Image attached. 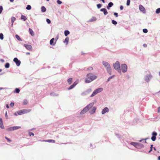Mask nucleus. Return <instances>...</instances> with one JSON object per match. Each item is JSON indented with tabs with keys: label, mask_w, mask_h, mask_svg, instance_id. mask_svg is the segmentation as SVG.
Returning a JSON list of instances; mask_svg holds the SVG:
<instances>
[{
	"label": "nucleus",
	"mask_w": 160,
	"mask_h": 160,
	"mask_svg": "<svg viewBox=\"0 0 160 160\" xmlns=\"http://www.w3.org/2000/svg\"><path fill=\"white\" fill-rule=\"evenodd\" d=\"M87 78L85 79L86 83H89L91 81L95 79L97 76L95 75H92V74L90 73L87 75Z\"/></svg>",
	"instance_id": "f257e3e1"
},
{
	"label": "nucleus",
	"mask_w": 160,
	"mask_h": 160,
	"mask_svg": "<svg viewBox=\"0 0 160 160\" xmlns=\"http://www.w3.org/2000/svg\"><path fill=\"white\" fill-rule=\"evenodd\" d=\"M94 103H91L87 106L81 112L80 114H83L87 112L90 108H91L93 105Z\"/></svg>",
	"instance_id": "f03ea898"
},
{
	"label": "nucleus",
	"mask_w": 160,
	"mask_h": 160,
	"mask_svg": "<svg viewBox=\"0 0 160 160\" xmlns=\"http://www.w3.org/2000/svg\"><path fill=\"white\" fill-rule=\"evenodd\" d=\"M103 64L104 66L106 68L107 71L110 74H111V69L110 64L106 62H103Z\"/></svg>",
	"instance_id": "7ed1b4c3"
},
{
	"label": "nucleus",
	"mask_w": 160,
	"mask_h": 160,
	"mask_svg": "<svg viewBox=\"0 0 160 160\" xmlns=\"http://www.w3.org/2000/svg\"><path fill=\"white\" fill-rule=\"evenodd\" d=\"M131 144L137 148H143L144 147V145L142 144L139 143L132 142Z\"/></svg>",
	"instance_id": "20e7f679"
},
{
	"label": "nucleus",
	"mask_w": 160,
	"mask_h": 160,
	"mask_svg": "<svg viewBox=\"0 0 160 160\" xmlns=\"http://www.w3.org/2000/svg\"><path fill=\"white\" fill-rule=\"evenodd\" d=\"M31 111V110L30 109H24L19 111L18 112V113L19 115H21L29 112H30Z\"/></svg>",
	"instance_id": "39448f33"
},
{
	"label": "nucleus",
	"mask_w": 160,
	"mask_h": 160,
	"mask_svg": "<svg viewBox=\"0 0 160 160\" xmlns=\"http://www.w3.org/2000/svg\"><path fill=\"white\" fill-rule=\"evenodd\" d=\"M121 68L123 72H127V67L126 64H122Z\"/></svg>",
	"instance_id": "423d86ee"
},
{
	"label": "nucleus",
	"mask_w": 160,
	"mask_h": 160,
	"mask_svg": "<svg viewBox=\"0 0 160 160\" xmlns=\"http://www.w3.org/2000/svg\"><path fill=\"white\" fill-rule=\"evenodd\" d=\"M114 68L116 70H118L120 68V64L117 61L113 64Z\"/></svg>",
	"instance_id": "0eeeda50"
},
{
	"label": "nucleus",
	"mask_w": 160,
	"mask_h": 160,
	"mask_svg": "<svg viewBox=\"0 0 160 160\" xmlns=\"http://www.w3.org/2000/svg\"><path fill=\"white\" fill-rule=\"evenodd\" d=\"M21 128L20 126H14L9 128L8 129V130L9 131H13L16 130H17Z\"/></svg>",
	"instance_id": "6e6552de"
},
{
	"label": "nucleus",
	"mask_w": 160,
	"mask_h": 160,
	"mask_svg": "<svg viewBox=\"0 0 160 160\" xmlns=\"http://www.w3.org/2000/svg\"><path fill=\"white\" fill-rule=\"evenodd\" d=\"M13 61L16 63L17 66H19L20 65L21 62L17 58H14Z\"/></svg>",
	"instance_id": "1a4fd4ad"
},
{
	"label": "nucleus",
	"mask_w": 160,
	"mask_h": 160,
	"mask_svg": "<svg viewBox=\"0 0 160 160\" xmlns=\"http://www.w3.org/2000/svg\"><path fill=\"white\" fill-rule=\"evenodd\" d=\"M157 135V134L156 132H152V135L153 136L151 137V139L152 141H154L156 139V136Z\"/></svg>",
	"instance_id": "9d476101"
},
{
	"label": "nucleus",
	"mask_w": 160,
	"mask_h": 160,
	"mask_svg": "<svg viewBox=\"0 0 160 160\" xmlns=\"http://www.w3.org/2000/svg\"><path fill=\"white\" fill-rule=\"evenodd\" d=\"M24 46L28 50H31L32 49V47L30 45L25 44L24 45Z\"/></svg>",
	"instance_id": "9b49d317"
},
{
	"label": "nucleus",
	"mask_w": 160,
	"mask_h": 160,
	"mask_svg": "<svg viewBox=\"0 0 160 160\" xmlns=\"http://www.w3.org/2000/svg\"><path fill=\"white\" fill-rule=\"evenodd\" d=\"M139 9L140 11L144 13L145 12V8L141 5H140L139 6Z\"/></svg>",
	"instance_id": "f8f14e48"
},
{
	"label": "nucleus",
	"mask_w": 160,
	"mask_h": 160,
	"mask_svg": "<svg viewBox=\"0 0 160 160\" xmlns=\"http://www.w3.org/2000/svg\"><path fill=\"white\" fill-rule=\"evenodd\" d=\"M109 111V109L108 108H107L106 107L104 108V109H103L102 111V114H105L106 112H108Z\"/></svg>",
	"instance_id": "ddd939ff"
},
{
	"label": "nucleus",
	"mask_w": 160,
	"mask_h": 160,
	"mask_svg": "<svg viewBox=\"0 0 160 160\" xmlns=\"http://www.w3.org/2000/svg\"><path fill=\"white\" fill-rule=\"evenodd\" d=\"M0 127L2 129L4 128L2 120L1 118H0Z\"/></svg>",
	"instance_id": "4468645a"
},
{
	"label": "nucleus",
	"mask_w": 160,
	"mask_h": 160,
	"mask_svg": "<svg viewBox=\"0 0 160 160\" xmlns=\"http://www.w3.org/2000/svg\"><path fill=\"white\" fill-rule=\"evenodd\" d=\"M100 11L103 12L105 15H106L108 13L107 9L105 8H103L101 9Z\"/></svg>",
	"instance_id": "2eb2a0df"
},
{
	"label": "nucleus",
	"mask_w": 160,
	"mask_h": 160,
	"mask_svg": "<svg viewBox=\"0 0 160 160\" xmlns=\"http://www.w3.org/2000/svg\"><path fill=\"white\" fill-rule=\"evenodd\" d=\"M54 39L53 38H52V39H51V40H50V45H55V44L56 43V42H54Z\"/></svg>",
	"instance_id": "dca6fc26"
},
{
	"label": "nucleus",
	"mask_w": 160,
	"mask_h": 160,
	"mask_svg": "<svg viewBox=\"0 0 160 160\" xmlns=\"http://www.w3.org/2000/svg\"><path fill=\"white\" fill-rule=\"evenodd\" d=\"M96 110V108L95 107H93L92 108V110L90 111V113L91 114L94 113Z\"/></svg>",
	"instance_id": "f3484780"
},
{
	"label": "nucleus",
	"mask_w": 160,
	"mask_h": 160,
	"mask_svg": "<svg viewBox=\"0 0 160 160\" xmlns=\"http://www.w3.org/2000/svg\"><path fill=\"white\" fill-rule=\"evenodd\" d=\"M113 4L112 2H109L108 4V5L107 7V8L108 9H109L110 8L112 7V6H113Z\"/></svg>",
	"instance_id": "a211bd4d"
},
{
	"label": "nucleus",
	"mask_w": 160,
	"mask_h": 160,
	"mask_svg": "<svg viewBox=\"0 0 160 160\" xmlns=\"http://www.w3.org/2000/svg\"><path fill=\"white\" fill-rule=\"evenodd\" d=\"M95 90L97 91V92L98 93L101 92L103 90V88H101L96 89Z\"/></svg>",
	"instance_id": "6ab92c4d"
},
{
	"label": "nucleus",
	"mask_w": 160,
	"mask_h": 160,
	"mask_svg": "<svg viewBox=\"0 0 160 160\" xmlns=\"http://www.w3.org/2000/svg\"><path fill=\"white\" fill-rule=\"evenodd\" d=\"M151 75H149L148 76H146L145 77V80L147 82L149 80V78H151Z\"/></svg>",
	"instance_id": "aec40b11"
},
{
	"label": "nucleus",
	"mask_w": 160,
	"mask_h": 160,
	"mask_svg": "<svg viewBox=\"0 0 160 160\" xmlns=\"http://www.w3.org/2000/svg\"><path fill=\"white\" fill-rule=\"evenodd\" d=\"M29 31L30 33L32 36H34V33L33 30L31 28H29Z\"/></svg>",
	"instance_id": "412c9836"
},
{
	"label": "nucleus",
	"mask_w": 160,
	"mask_h": 160,
	"mask_svg": "<svg viewBox=\"0 0 160 160\" xmlns=\"http://www.w3.org/2000/svg\"><path fill=\"white\" fill-rule=\"evenodd\" d=\"M97 93H98L97 92V91H96V90H95L93 92H92V94L91 95L90 97H93L95 95H96V94H97Z\"/></svg>",
	"instance_id": "4be33fe9"
},
{
	"label": "nucleus",
	"mask_w": 160,
	"mask_h": 160,
	"mask_svg": "<svg viewBox=\"0 0 160 160\" xmlns=\"http://www.w3.org/2000/svg\"><path fill=\"white\" fill-rule=\"evenodd\" d=\"M72 78H70L68 79V82L69 84H70L72 82Z\"/></svg>",
	"instance_id": "5701e85b"
},
{
	"label": "nucleus",
	"mask_w": 160,
	"mask_h": 160,
	"mask_svg": "<svg viewBox=\"0 0 160 160\" xmlns=\"http://www.w3.org/2000/svg\"><path fill=\"white\" fill-rule=\"evenodd\" d=\"M21 19L23 20L24 21H25L27 20V18L25 16L22 15L21 16Z\"/></svg>",
	"instance_id": "b1692460"
},
{
	"label": "nucleus",
	"mask_w": 160,
	"mask_h": 160,
	"mask_svg": "<svg viewBox=\"0 0 160 160\" xmlns=\"http://www.w3.org/2000/svg\"><path fill=\"white\" fill-rule=\"evenodd\" d=\"M69 38L68 37L66 38L64 41V42L65 43H66V44H67L68 42Z\"/></svg>",
	"instance_id": "393cba45"
},
{
	"label": "nucleus",
	"mask_w": 160,
	"mask_h": 160,
	"mask_svg": "<svg viewBox=\"0 0 160 160\" xmlns=\"http://www.w3.org/2000/svg\"><path fill=\"white\" fill-rule=\"evenodd\" d=\"M41 11L42 12H45L46 11V8L44 6L42 7L41 8Z\"/></svg>",
	"instance_id": "a878e982"
},
{
	"label": "nucleus",
	"mask_w": 160,
	"mask_h": 160,
	"mask_svg": "<svg viewBox=\"0 0 160 160\" xmlns=\"http://www.w3.org/2000/svg\"><path fill=\"white\" fill-rule=\"evenodd\" d=\"M16 18L14 17H12L11 18V22L12 23V25H13L14 21L15 20Z\"/></svg>",
	"instance_id": "bb28decb"
},
{
	"label": "nucleus",
	"mask_w": 160,
	"mask_h": 160,
	"mask_svg": "<svg viewBox=\"0 0 160 160\" xmlns=\"http://www.w3.org/2000/svg\"><path fill=\"white\" fill-rule=\"evenodd\" d=\"M70 32L68 31L65 30L64 31V34L65 36H67L69 34Z\"/></svg>",
	"instance_id": "cd10ccee"
},
{
	"label": "nucleus",
	"mask_w": 160,
	"mask_h": 160,
	"mask_svg": "<svg viewBox=\"0 0 160 160\" xmlns=\"http://www.w3.org/2000/svg\"><path fill=\"white\" fill-rule=\"evenodd\" d=\"M45 141L47 142H52L53 143L55 142V141L54 140H52V139L48 140L47 141Z\"/></svg>",
	"instance_id": "c85d7f7f"
},
{
	"label": "nucleus",
	"mask_w": 160,
	"mask_h": 160,
	"mask_svg": "<svg viewBox=\"0 0 160 160\" xmlns=\"http://www.w3.org/2000/svg\"><path fill=\"white\" fill-rule=\"evenodd\" d=\"M16 38L19 41H22L21 39L20 38L19 36L18 35H16L15 36Z\"/></svg>",
	"instance_id": "c756f323"
},
{
	"label": "nucleus",
	"mask_w": 160,
	"mask_h": 160,
	"mask_svg": "<svg viewBox=\"0 0 160 160\" xmlns=\"http://www.w3.org/2000/svg\"><path fill=\"white\" fill-rule=\"evenodd\" d=\"M9 66H10V64H9V63H7L5 64V67L6 68H9Z\"/></svg>",
	"instance_id": "7c9ffc66"
},
{
	"label": "nucleus",
	"mask_w": 160,
	"mask_h": 160,
	"mask_svg": "<svg viewBox=\"0 0 160 160\" xmlns=\"http://www.w3.org/2000/svg\"><path fill=\"white\" fill-rule=\"evenodd\" d=\"M20 92V90L19 88H16L15 91H14V92H16L17 93H18Z\"/></svg>",
	"instance_id": "2f4dec72"
},
{
	"label": "nucleus",
	"mask_w": 160,
	"mask_h": 160,
	"mask_svg": "<svg viewBox=\"0 0 160 160\" xmlns=\"http://www.w3.org/2000/svg\"><path fill=\"white\" fill-rule=\"evenodd\" d=\"M26 9L28 10H30L31 9V6L30 5H28L26 8Z\"/></svg>",
	"instance_id": "473e14b6"
},
{
	"label": "nucleus",
	"mask_w": 160,
	"mask_h": 160,
	"mask_svg": "<svg viewBox=\"0 0 160 160\" xmlns=\"http://www.w3.org/2000/svg\"><path fill=\"white\" fill-rule=\"evenodd\" d=\"M74 87L75 86L73 84H72V85H71L68 88V90H70L74 88Z\"/></svg>",
	"instance_id": "72a5a7b5"
},
{
	"label": "nucleus",
	"mask_w": 160,
	"mask_h": 160,
	"mask_svg": "<svg viewBox=\"0 0 160 160\" xmlns=\"http://www.w3.org/2000/svg\"><path fill=\"white\" fill-rule=\"evenodd\" d=\"M112 23L114 25H116L117 24V22L114 20H113L112 21Z\"/></svg>",
	"instance_id": "f704fd0d"
},
{
	"label": "nucleus",
	"mask_w": 160,
	"mask_h": 160,
	"mask_svg": "<svg viewBox=\"0 0 160 160\" xmlns=\"http://www.w3.org/2000/svg\"><path fill=\"white\" fill-rule=\"evenodd\" d=\"M28 101L27 100H24L23 102V104L24 105H27L28 103Z\"/></svg>",
	"instance_id": "c9c22d12"
},
{
	"label": "nucleus",
	"mask_w": 160,
	"mask_h": 160,
	"mask_svg": "<svg viewBox=\"0 0 160 160\" xmlns=\"http://www.w3.org/2000/svg\"><path fill=\"white\" fill-rule=\"evenodd\" d=\"M0 38L1 40H2L3 39V35L2 33H0Z\"/></svg>",
	"instance_id": "e433bc0d"
},
{
	"label": "nucleus",
	"mask_w": 160,
	"mask_h": 160,
	"mask_svg": "<svg viewBox=\"0 0 160 160\" xmlns=\"http://www.w3.org/2000/svg\"><path fill=\"white\" fill-rule=\"evenodd\" d=\"M156 12L157 13H159L160 12V8H158L156 10Z\"/></svg>",
	"instance_id": "4c0bfd02"
},
{
	"label": "nucleus",
	"mask_w": 160,
	"mask_h": 160,
	"mask_svg": "<svg viewBox=\"0 0 160 160\" xmlns=\"http://www.w3.org/2000/svg\"><path fill=\"white\" fill-rule=\"evenodd\" d=\"M28 134L30 136H31V135L33 136L34 135V134L33 132H29Z\"/></svg>",
	"instance_id": "58836bf2"
},
{
	"label": "nucleus",
	"mask_w": 160,
	"mask_h": 160,
	"mask_svg": "<svg viewBox=\"0 0 160 160\" xmlns=\"http://www.w3.org/2000/svg\"><path fill=\"white\" fill-rule=\"evenodd\" d=\"M130 0H127V6H128L130 4Z\"/></svg>",
	"instance_id": "ea45409f"
},
{
	"label": "nucleus",
	"mask_w": 160,
	"mask_h": 160,
	"mask_svg": "<svg viewBox=\"0 0 160 160\" xmlns=\"http://www.w3.org/2000/svg\"><path fill=\"white\" fill-rule=\"evenodd\" d=\"M143 31L144 33H146L148 32V30L146 29H144L143 30Z\"/></svg>",
	"instance_id": "a19ab883"
},
{
	"label": "nucleus",
	"mask_w": 160,
	"mask_h": 160,
	"mask_svg": "<svg viewBox=\"0 0 160 160\" xmlns=\"http://www.w3.org/2000/svg\"><path fill=\"white\" fill-rule=\"evenodd\" d=\"M78 82L77 81H75L73 84V85L75 87V86L78 83Z\"/></svg>",
	"instance_id": "79ce46f5"
},
{
	"label": "nucleus",
	"mask_w": 160,
	"mask_h": 160,
	"mask_svg": "<svg viewBox=\"0 0 160 160\" xmlns=\"http://www.w3.org/2000/svg\"><path fill=\"white\" fill-rule=\"evenodd\" d=\"M102 6V5L101 4H99L97 5V7L98 8H100Z\"/></svg>",
	"instance_id": "37998d69"
},
{
	"label": "nucleus",
	"mask_w": 160,
	"mask_h": 160,
	"mask_svg": "<svg viewBox=\"0 0 160 160\" xmlns=\"http://www.w3.org/2000/svg\"><path fill=\"white\" fill-rule=\"evenodd\" d=\"M57 2L59 4H60L62 3V2L59 0H58L57 1Z\"/></svg>",
	"instance_id": "c03bdc74"
},
{
	"label": "nucleus",
	"mask_w": 160,
	"mask_h": 160,
	"mask_svg": "<svg viewBox=\"0 0 160 160\" xmlns=\"http://www.w3.org/2000/svg\"><path fill=\"white\" fill-rule=\"evenodd\" d=\"M3 10V8L2 6H0V14H1L2 12V11Z\"/></svg>",
	"instance_id": "a18cd8bd"
},
{
	"label": "nucleus",
	"mask_w": 160,
	"mask_h": 160,
	"mask_svg": "<svg viewBox=\"0 0 160 160\" xmlns=\"http://www.w3.org/2000/svg\"><path fill=\"white\" fill-rule=\"evenodd\" d=\"M46 21L48 24H49L51 23V21L49 19H47L46 20Z\"/></svg>",
	"instance_id": "49530a36"
},
{
	"label": "nucleus",
	"mask_w": 160,
	"mask_h": 160,
	"mask_svg": "<svg viewBox=\"0 0 160 160\" xmlns=\"http://www.w3.org/2000/svg\"><path fill=\"white\" fill-rule=\"evenodd\" d=\"M5 138L9 142H11L12 141L9 138L7 137H5Z\"/></svg>",
	"instance_id": "de8ad7c7"
},
{
	"label": "nucleus",
	"mask_w": 160,
	"mask_h": 160,
	"mask_svg": "<svg viewBox=\"0 0 160 160\" xmlns=\"http://www.w3.org/2000/svg\"><path fill=\"white\" fill-rule=\"evenodd\" d=\"M10 105L11 107H13L14 105V103L13 102H11L10 104Z\"/></svg>",
	"instance_id": "09e8293b"
},
{
	"label": "nucleus",
	"mask_w": 160,
	"mask_h": 160,
	"mask_svg": "<svg viewBox=\"0 0 160 160\" xmlns=\"http://www.w3.org/2000/svg\"><path fill=\"white\" fill-rule=\"evenodd\" d=\"M114 14L115 16L116 17H117L118 16V13L117 12H114Z\"/></svg>",
	"instance_id": "8fccbe9b"
},
{
	"label": "nucleus",
	"mask_w": 160,
	"mask_h": 160,
	"mask_svg": "<svg viewBox=\"0 0 160 160\" xmlns=\"http://www.w3.org/2000/svg\"><path fill=\"white\" fill-rule=\"evenodd\" d=\"M112 78V77H109L108 79L107 82H108L110 79H111Z\"/></svg>",
	"instance_id": "3c124183"
},
{
	"label": "nucleus",
	"mask_w": 160,
	"mask_h": 160,
	"mask_svg": "<svg viewBox=\"0 0 160 160\" xmlns=\"http://www.w3.org/2000/svg\"><path fill=\"white\" fill-rule=\"evenodd\" d=\"M88 70H92L93 69V68L92 67H90L88 68Z\"/></svg>",
	"instance_id": "603ef678"
},
{
	"label": "nucleus",
	"mask_w": 160,
	"mask_h": 160,
	"mask_svg": "<svg viewBox=\"0 0 160 160\" xmlns=\"http://www.w3.org/2000/svg\"><path fill=\"white\" fill-rule=\"evenodd\" d=\"M120 8L121 10H122L123 9V7L122 6H121Z\"/></svg>",
	"instance_id": "864d4df0"
},
{
	"label": "nucleus",
	"mask_w": 160,
	"mask_h": 160,
	"mask_svg": "<svg viewBox=\"0 0 160 160\" xmlns=\"http://www.w3.org/2000/svg\"><path fill=\"white\" fill-rule=\"evenodd\" d=\"M143 47H144L146 48V47H147V45L146 44H144L143 45Z\"/></svg>",
	"instance_id": "5fc2aeb1"
},
{
	"label": "nucleus",
	"mask_w": 160,
	"mask_h": 160,
	"mask_svg": "<svg viewBox=\"0 0 160 160\" xmlns=\"http://www.w3.org/2000/svg\"><path fill=\"white\" fill-rule=\"evenodd\" d=\"M153 145L152 144L151 145V147L150 148L152 149L153 148Z\"/></svg>",
	"instance_id": "6e6d98bb"
},
{
	"label": "nucleus",
	"mask_w": 160,
	"mask_h": 160,
	"mask_svg": "<svg viewBox=\"0 0 160 160\" xmlns=\"http://www.w3.org/2000/svg\"><path fill=\"white\" fill-rule=\"evenodd\" d=\"M152 151V149L150 148V151L148 152L149 153H150Z\"/></svg>",
	"instance_id": "4d7b16f0"
},
{
	"label": "nucleus",
	"mask_w": 160,
	"mask_h": 160,
	"mask_svg": "<svg viewBox=\"0 0 160 160\" xmlns=\"http://www.w3.org/2000/svg\"><path fill=\"white\" fill-rule=\"evenodd\" d=\"M26 55H29L30 54V53L29 52H27L26 53Z\"/></svg>",
	"instance_id": "13d9d810"
},
{
	"label": "nucleus",
	"mask_w": 160,
	"mask_h": 160,
	"mask_svg": "<svg viewBox=\"0 0 160 160\" xmlns=\"http://www.w3.org/2000/svg\"><path fill=\"white\" fill-rule=\"evenodd\" d=\"M6 107L8 108H9V106L8 104L6 105Z\"/></svg>",
	"instance_id": "bf43d9fd"
},
{
	"label": "nucleus",
	"mask_w": 160,
	"mask_h": 160,
	"mask_svg": "<svg viewBox=\"0 0 160 160\" xmlns=\"http://www.w3.org/2000/svg\"><path fill=\"white\" fill-rule=\"evenodd\" d=\"M158 160H160V156L158 157Z\"/></svg>",
	"instance_id": "052dcab7"
},
{
	"label": "nucleus",
	"mask_w": 160,
	"mask_h": 160,
	"mask_svg": "<svg viewBox=\"0 0 160 160\" xmlns=\"http://www.w3.org/2000/svg\"><path fill=\"white\" fill-rule=\"evenodd\" d=\"M10 2H13L14 0H10Z\"/></svg>",
	"instance_id": "680f3d73"
},
{
	"label": "nucleus",
	"mask_w": 160,
	"mask_h": 160,
	"mask_svg": "<svg viewBox=\"0 0 160 160\" xmlns=\"http://www.w3.org/2000/svg\"><path fill=\"white\" fill-rule=\"evenodd\" d=\"M153 148L154 150L155 151H156V149L154 147V148Z\"/></svg>",
	"instance_id": "e2e57ef3"
},
{
	"label": "nucleus",
	"mask_w": 160,
	"mask_h": 160,
	"mask_svg": "<svg viewBox=\"0 0 160 160\" xmlns=\"http://www.w3.org/2000/svg\"><path fill=\"white\" fill-rule=\"evenodd\" d=\"M103 3L105 2L104 0H101Z\"/></svg>",
	"instance_id": "0e129e2a"
},
{
	"label": "nucleus",
	"mask_w": 160,
	"mask_h": 160,
	"mask_svg": "<svg viewBox=\"0 0 160 160\" xmlns=\"http://www.w3.org/2000/svg\"><path fill=\"white\" fill-rule=\"evenodd\" d=\"M2 71V69H0V72H1Z\"/></svg>",
	"instance_id": "69168bd1"
},
{
	"label": "nucleus",
	"mask_w": 160,
	"mask_h": 160,
	"mask_svg": "<svg viewBox=\"0 0 160 160\" xmlns=\"http://www.w3.org/2000/svg\"><path fill=\"white\" fill-rule=\"evenodd\" d=\"M6 116H7V113H6Z\"/></svg>",
	"instance_id": "338daca9"
},
{
	"label": "nucleus",
	"mask_w": 160,
	"mask_h": 160,
	"mask_svg": "<svg viewBox=\"0 0 160 160\" xmlns=\"http://www.w3.org/2000/svg\"><path fill=\"white\" fill-rule=\"evenodd\" d=\"M159 75H160V72H159Z\"/></svg>",
	"instance_id": "774afa93"
}]
</instances>
